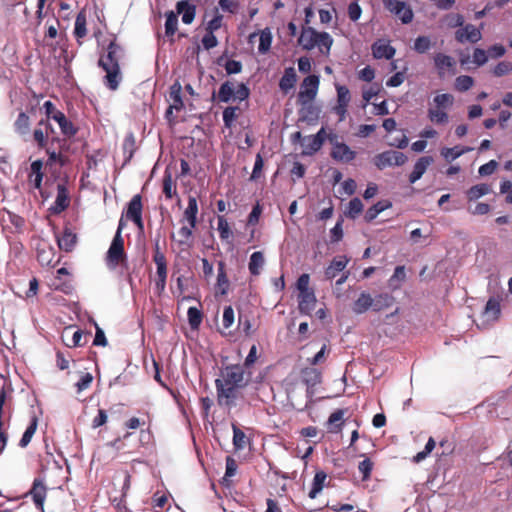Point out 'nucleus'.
I'll use <instances>...</instances> for the list:
<instances>
[{"label": "nucleus", "mask_w": 512, "mask_h": 512, "mask_svg": "<svg viewBox=\"0 0 512 512\" xmlns=\"http://www.w3.org/2000/svg\"><path fill=\"white\" fill-rule=\"evenodd\" d=\"M300 105L299 119L309 125L316 124L319 119L320 109L312 101Z\"/></svg>", "instance_id": "17"}, {"label": "nucleus", "mask_w": 512, "mask_h": 512, "mask_svg": "<svg viewBox=\"0 0 512 512\" xmlns=\"http://www.w3.org/2000/svg\"><path fill=\"white\" fill-rule=\"evenodd\" d=\"M178 26V18L177 14L173 11H169L166 13V22H165V34L167 37H173L175 32L177 31ZM173 38H171V42H173Z\"/></svg>", "instance_id": "42"}, {"label": "nucleus", "mask_w": 512, "mask_h": 512, "mask_svg": "<svg viewBox=\"0 0 512 512\" xmlns=\"http://www.w3.org/2000/svg\"><path fill=\"white\" fill-rule=\"evenodd\" d=\"M235 315L231 306H226L223 311L222 324L224 329H229L234 323Z\"/></svg>", "instance_id": "59"}, {"label": "nucleus", "mask_w": 512, "mask_h": 512, "mask_svg": "<svg viewBox=\"0 0 512 512\" xmlns=\"http://www.w3.org/2000/svg\"><path fill=\"white\" fill-rule=\"evenodd\" d=\"M319 82V76L317 75H309L303 80L297 96L298 104H305L314 100L318 92Z\"/></svg>", "instance_id": "11"}, {"label": "nucleus", "mask_w": 512, "mask_h": 512, "mask_svg": "<svg viewBox=\"0 0 512 512\" xmlns=\"http://www.w3.org/2000/svg\"><path fill=\"white\" fill-rule=\"evenodd\" d=\"M373 161L378 169L383 170L388 166H402L407 161V156L402 152L389 150L377 154Z\"/></svg>", "instance_id": "12"}, {"label": "nucleus", "mask_w": 512, "mask_h": 512, "mask_svg": "<svg viewBox=\"0 0 512 512\" xmlns=\"http://www.w3.org/2000/svg\"><path fill=\"white\" fill-rule=\"evenodd\" d=\"M298 44L307 51L318 47L321 53L328 55L333 44V38L327 32H318L308 26L302 28Z\"/></svg>", "instance_id": "3"}, {"label": "nucleus", "mask_w": 512, "mask_h": 512, "mask_svg": "<svg viewBox=\"0 0 512 512\" xmlns=\"http://www.w3.org/2000/svg\"><path fill=\"white\" fill-rule=\"evenodd\" d=\"M383 6L391 14L397 16L403 24H409L413 20V11L406 2L400 0H382Z\"/></svg>", "instance_id": "10"}, {"label": "nucleus", "mask_w": 512, "mask_h": 512, "mask_svg": "<svg viewBox=\"0 0 512 512\" xmlns=\"http://www.w3.org/2000/svg\"><path fill=\"white\" fill-rule=\"evenodd\" d=\"M272 43V35L268 29L263 30L260 34L258 51L262 54L269 51Z\"/></svg>", "instance_id": "51"}, {"label": "nucleus", "mask_w": 512, "mask_h": 512, "mask_svg": "<svg viewBox=\"0 0 512 512\" xmlns=\"http://www.w3.org/2000/svg\"><path fill=\"white\" fill-rule=\"evenodd\" d=\"M126 253L124 250V240L120 232H116L111 245L107 251L106 263L111 269H114L117 265L126 262Z\"/></svg>", "instance_id": "7"}, {"label": "nucleus", "mask_w": 512, "mask_h": 512, "mask_svg": "<svg viewBox=\"0 0 512 512\" xmlns=\"http://www.w3.org/2000/svg\"><path fill=\"white\" fill-rule=\"evenodd\" d=\"M455 39L462 44L465 42L477 43L482 39V33L480 28H476L472 24H466L455 32Z\"/></svg>", "instance_id": "14"}, {"label": "nucleus", "mask_w": 512, "mask_h": 512, "mask_svg": "<svg viewBox=\"0 0 512 512\" xmlns=\"http://www.w3.org/2000/svg\"><path fill=\"white\" fill-rule=\"evenodd\" d=\"M434 65L438 71L439 77H444L446 71L453 70L456 66V62L453 57L443 54L437 53L434 56Z\"/></svg>", "instance_id": "18"}, {"label": "nucleus", "mask_w": 512, "mask_h": 512, "mask_svg": "<svg viewBox=\"0 0 512 512\" xmlns=\"http://www.w3.org/2000/svg\"><path fill=\"white\" fill-rule=\"evenodd\" d=\"M217 392V402L220 406L231 408L236 405V399L241 388L234 386H224L220 380H215Z\"/></svg>", "instance_id": "13"}, {"label": "nucleus", "mask_w": 512, "mask_h": 512, "mask_svg": "<svg viewBox=\"0 0 512 512\" xmlns=\"http://www.w3.org/2000/svg\"><path fill=\"white\" fill-rule=\"evenodd\" d=\"M198 204L194 196H189L188 206L184 211V219L189 223L191 228H195L197 224Z\"/></svg>", "instance_id": "28"}, {"label": "nucleus", "mask_w": 512, "mask_h": 512, "mask_svg": "<svg viewBox=\"0 0 512 512\" xmlns=\"http://www.w3.org/2000/svg\"><path fill=\"white\" fill-rule=\"evenodd\" d=\"M362 210V201L359 198L355 197L350 200L345 214L347 217L355 219L362 212Z\"/></svg>", "instance_id": "46"}, {"label": "nucleus", "mask_w": 512, "mask_h": 512, "mask_svg": "<svg viewBox=\"0 0 512 512\" xmlns=\"http://www.w3.org/2000/svg\"><path fill=\"white\" fill-rule=\"evenodd\" d=\"M238 109L239 108L235 106H228L224 109L222 117L226 128H231L233 126V123L237 118L236 111Z\"/></svg>", "instance_id": "52"}, {"label": "nucleus", "mask_w": 512, "mask_h": 512, "mask_svg": "<svg viewBox=\"0 0 512 512\" xmlns=\"http://www.w3.org/2000/svg\"><path fill=\"white\" fill-rule=\"evenodd\" d=\"M46 494V487L41 480L35 479L33 486L30 490V495L33 498L34 503L37 507L42 508Z\"/></svg>", "instance_id": "29"}, {"label": "nucleus", "mask_w": 512, "mask_h": 512, "mask_svg": "<svg viewBox=\"0 0 512 512\" xmlns=\"http://www.w3.org/2000/svg\"><path fill=\"white\" fill-rule=\"evenodd\" d=\"M229 281L225 272V263H218L217 286L221 289V294L225 295L228 290Z\"/></svg>", "instance_id": "44"}, {"label": "nucleus", "mask_w": 512, "mask_h": 512, "mask_svg": "<svg viewBox=\"0 0 512 512\" xmlns=\"http://www.w3.org/2000/svg\"><path fill=\"white\" fill-rule=\"evenodd\" d=\"M32 243L36 250L37 260L42 266L54 267L59 263L61 254L56 253L49 241L41 237H33Z\"/></svg>", "instance_id": "5"}, {"label": "nucleus", "mask_w": 512, "mask_h": 512, "mask_svg": "<svg viewBox=\"0 0 512 512\" xmlns=\"http://www.w3.org/2000/svg\"><path fill=\"white\" fill-rule=\"evenodd\" d=\"M57 197L53 206L49 208V215L47 217L50 226L52 227L54 237L60 250H62V232L56 227L52 216L59 215L64 211V182L57 183Z\"/></svg>", "instance_id": "6"}, {"label": "nucleus", "mask_w": 512, "mask_h": 512, "mask_svg": "<svg viewBox=\"0 0 512 512\" xmlns=\"http://www.w3.org/2000/svg\"><path fill=\"white\" fill-rule=\"evenodd\" d=\"M432 46L428 36H418L414 41L413 49L420 54L426 53Z\"/></svg>", "instance_id": "48"}, {"label": "nucleus", "mask_w": 512, "mask_h": 512, "mask_svg": "<svg viewBox=\"0 0 512 512\" xmlns=\"http://www.w3.org/2000/svg\"><path fill=\"white\" fill-rule=\"evenodd\" d=\"M468 151H470V148H460L459 146H455L453 148L445 147L441 149V155L445 160L453 161Z\"/></svg>", "instance_id": "45"}, {"label": "nucleus", "mask_w": 512, "mask_h": 512, "mask_svg": "<svg viewBox=\"0 0 512 512\" xmlns=\"http://www.w3.org/2000/svg\"><path fill=\"white\" fill-rule=\"evenodd\" d=\"M244 369L240 365H228L222 371L220 380L224 386H234L244 388L247 385V380L244 377Z\"/></svg>", "instance_id": "8"}, {"label": "nucleus", "mask_w": 512, "mask_h": 512, "mask_svg": "<svg viewBox=\"0 0 512 512\" xmlns=\"http://www.w3.org/2000/svg\"><path fill=\"white\" fill-rule=\"evenodd\" d=\"M182 92V86L181 84L176 81L173 85L170 87L169 97L172 101L171 106L175 108V110L179 111L184 107V103L181 96Z\"/></svg>", "instance_id": "35"}, {"label": "nucleus", "mask_w": 512, "mask_h": 512, "mask_svg": "<svg viewBox=\"0 0 512 512\" xmlns=\"http://www.w3.org/2000/svg\"><path fill=\"white\" fill-rule=\"evenodd\" d=\"M326 479H327V474L324 471L319 470L315 473V476H314V479L312 482V487L308 494V496L311 499H315L318 496V494L322 491L323 487L325 486Z\"/></svg>", "instance_id": "32"}, {"label": "nucleus", "mask_w": 512, "mask_h": 512, "mask_svg": "<svg viewBox=\"0 0 512 512\" xmlns=\"http://www.w3.org/2000/svg\"><path fill=\"white\" fill-rule=\"evenodd\" d=\"M488 61L487 51L481 48H475L473 51V62L477 66H483Z\"/></svg>", "instance_id": "60"}, {"label": "nucleus", "mask_w": 512, "mask_h": 512, "mask_svg": "<svg viewBox=\"0 0 512 512\" xmlns=\"http://www.w3.org/2000/svg\"><path fill=\"white\" fill-rule=\"evenodd\" d=\"M245 433L236 425H233V445L236 449H243L245 446Z\"/></svg>", "instance_id": "57"}, {"label": "nucleus", "mask_w": 512, "mask_h": 512, "mask_svg": "<svg viewBox=\"0 0 512 512\" xmlns=\"http://www.w3.org/2000/svg\"><path fill=\"white\" fill-rule=\"evenodd\" d=\"M93 380V376L86 372L80 376V379L75 383V386L77 388V392H81L85 389H87Z\"/></svg>", "instance_id": "62"}, {"label": "nucleus", "mask_w": 512, "mask_h": 512, "mask_svg": "<svg viewBox=\"0 0 512 512\" xmlns=\"http://www.w3.org/2000/svg\"><path fill=\"white\" fill-rule=\"evenodd\" d=\"M237 462L234 458H232L231 456H228L226 458V471H225V475L222 479V483L225 484V485H229L228 482H229V478L233 477L235 474H236V471H237Z\"/></svg>", "instance_id": "50"}, {"label": "nucleus", "mask_w": 512, "mask_h": 512, "mask_svg": "<svg viewBox=\"0 0 512 512\" xmlns=\"http://www.w3.org/2000/svg\"><path fill=\"white\" fill-rule=\"evenodd\" d=\"M474 85V79L468 75L458 76L455 80V89L460 92L469 90Z\"/></svg>", "instance_id": "49"}, {"label": "nucleus", "mask_w": 512, "mask_h": 512, "mask_svg": "<svg viewBox=\"0 0 512 512\" xmlns=\"http://www.w3.org/2000/svg\"><path fill=\"white\" fill-rule=\"evenodd\" d=\"M33 137L39 147L47 146V166L49 169H52L56 164H59L60 167L64 165V143L48 121L41 120L39 122L38 127L33 132Z\"/></svg>", "instance_id": "1"}, {"label": "nucleus", "mask_w": 512, "mask_h": 512, "mask_svg": "<svg viewBox=\"0 0 512 512\" xmlns=\"http://www.w3.org/2000/svg\"><path fill=\"white\" fill-rule=\"evenodd\" d=\"M350 102V92L346 86H337V104L347 105Z\"/></svg>", "instance_id": "61"}, {"label": "nucleus", "mask_w": 512, "mask_h": 512, "mask_svg": "<svg viewBox=\"0 0 512 512\" xmlns=\"http://www.w3.org/2000/svg\"><path fill=\"white\" fill-rule=\"evenodd\" d=\"M490 192V186L488 184H478L472 186L467 191V198L469 201L477 200L478 198L488 194Z\"/></svg>", "instance_id": "43"}, {"label": "nucleus", "mask_w": 512, "mask_h": 512, "mask_svg": "<svg viewBox=\"0 0 512 512\" xmlns=\"http://www.w3.org/2000/svg\"><path fill=\"white\" fill-rule=\"evenodd\" d=\"M316 301L314 291L299 293L298 309L300 313L310 315V313L315 309Z\"/></svg>", "instance_id": "20"}, {"label": "nucleus", "mask_w": 512, "mask_h": 512, "mask_svg": "<svg viewBox=\"0 0 512 512\" xmlns=\"http://www.w3.org/2000/svg\"><path fill=\"white\" fill-rule=\"evenodd\" d=\"M297 82V74L293 67H288L284 70V74L279 81V88L283 93H288L294 88Z\"/></svg>", "instance_id": "24"}, {"label": "nucleus", "mask_w": 512, "mask_h": 512, "mask_svg": "<svg viewBox=\"0 0 512 512\" xmlns=\"http://www.w3.org/2000/svg\"><path fill=\"white\" fill-rule=\"evenodd\" d=\"M63 462L64 456L62 455V452L58 451L55 455L54 453L47 451L41 460L44 478H51L55 475H59L62 470Z\"/></svg>", "instance_id": "9"}, {"label": "nucleus", "mask_w": 512, "mask_h": 512, "mask_svg": "<svg viewBox=\"0 0 512 512\" xmlns=\"http://www.w3.org/2000/svg\"><path fill=\"white\" fill-rule=\"evenodd\" d=\"M177 14H182V22L191 24L195 18L196 7L187 0L178 1L176 4Z\"/></svg>", "instance_id": "23"}, {"label": "nucleus", "mask_w": 512, "mask_h": 512, "mask_svg": "<svg viewBox=\"0 0 512 512\" xmlns=\"http://www.w3.org/2000/svg\"><path fill=\"white\" fill-rule=\"evenodd\" d=\"M372 468H373V463L368 458L364 459L363 461H361L359 463L358 469L363 475V480H368L370 478Z\"/></svg>", "instance_id": "64"}, {"label": "nucleus", "mask_w": 512, "mask_h": 512, "mask_svg": "<svg viewBox=\"0 0 512 512\" xmlns=\"http://www.w3.org/2000/svg\"><path fill=\"white\" fill-rule=\"evenodd\" d=\"M454 103V96L449 93L438 94L433 98L434 108L446 110L452 107Z\"/></svg>", "instance_id": "39"}, {"label": "nucleus", "mask_w": 512, "mask_h": 512, "mask_svg": "<svg viewBox=\"0 0 512 512\" xmlns=\"http://www.w3.org/2000/svg\"><path fill=\"white\" fill-rule=\"evenodd\" d=\"M346 413V410L344 409H337L334 411L328 418V424L330 427V432L332 433H338L341 431L342 426L344 424V415Z\"/></svg>", "instance_id": "34"}, {"label": "nucleus", "mask_w": 512, "mask_h": 512, "mask_svg": "<svg viewBox=\"0 0 512 512\" xmlns=\"http://www.w3.org/2000/svg\"><path fill=\"white\" fill-rule=\"evenodd\" d=\"M372 296L367 292H361L359 297L354 301L352 310L355 314H363L372 308Z\"/></svg>", "instance_id": "26"}, {"label": "nucleus", "mask_w": 512, "mask_h": 512, "mask_svg": "<svg viewBox=\"0 0 512 512\" xmlns=\"http://www.w3.org/2000/svg\"><path fill=\"white\" fill-rule=\"evenodd\" d=\"M14 129H15L16 133H18L20 136L24 137L25 139L27 138V136H29L30 119L26 113L20 112L18 114V117L14 122Z\"/></svg>", "instance_id": "30"}, {"label": "nucleus", "mask_w": 512, "mask_h": 512, "mask_svg": "<svg viewBox=\"0 0 512 512\" xmlns=\"http://www.w3.org/2000/svg\"><path fill=\"white\" fill-rule=\"evenodd\" d=\"M429 120L437 125H443L448 123L449 116L445 110L429 108L427 112Z\"/></svg>", "instance_id": "41"}, {"label": "nucleus", "mask_w": 512, "mask_h": 512, "mask_svg": "<svg viewBox=\"0 0 512 512\" xmlns=\"http://www.w3.org/2000/svg\"><path fill=\"white\" fill-rule=\"evenodd\" d=\"M330 155L338 162L349 163L355 159L356 152L351 150L347 144L343 143L342 145H337L335 150H331Z\"/></svg>", "instance_id": "22"}, {"label": "nucleus", "mask_w": 512, "mask_h": 512, "mask_svg": "<svg viewBox=\"0 0 512 512\" xmlns=\"http://www.w3.org/2000/svg\"><path fill=\"white\" fill-rule=\"evenodd\" d=\"M238 326L242 329L243 333L246 336H249L252 334V324L247 315L239 314L238 318Z\"/></svg>", "instance_id": "63"}, {"label": "nucleus", "mask_w": 512, "mask_h": 512, "mask_svg": "<svg viewBox=\"0 0 512 512\" xmlns=\"http://www.w3.org/2000/svg\"><path fill=\"white\" fill-rule=\"evenodd\" d=\"M391 207V203L388 201H379L371 206L365 213V220L367 222L373 221L381 212Z\"/></svg>", "instance_id": "40"}, {"label": "nucleus", "mask_w": 512, "mask_h": 512, "mask_svg": "<svg viewBox=\"0 0 512 512\" xmlns=\"http://www.w3.org/2000/svg\"><path fill=\"white\" fill-rule=\"evenodd\" d=\"M265 264L264 255L261 251H256L251 254L248 264L249 271L252 275L257 276L260 274L261 269Z\"/></svg>", "instance_id": "33"}, {"label": "nucleus", "mask_w": 512, "mask_h": 512, "mask_svg": "<svg viewBox=\"0 0 512 512\" xmlns=\"http://www.w3.org/2000/svg\"><path fill=\"white\" fill-rule=\"evenodd\" d=\"M74 34L78 39L86 35V18L82 13L76 17Z\"/></svg>", "instance_id": "55"}, {"label": "nucleus", "mask_w": 512, "mask_h": 512, "mask_svg": "<svg viewBox=\"0 0 512 512\" xmlns=\"http://www.w3.org/2000/svg\"><path fill=\"white\" fill-rule=\"evenodd\" d=\"M433 162L434 159L432 156H423L419 158L414 165L413 171L409 175V182L413 184L418 181Z\"/></svg>", "instance_id": "21"}, {"label": "nucleus", "mask_w": 512, "mask_h": 512, "mask_svg": "<svg viewBox=\"0 0 512 512\" xmlns=\"http://www.w3.org/2000/svg\"><path fill=\"white\" fill-rule=\"evenodd\" d=\"M122 56V47L115 41H111L108 44L106 53L102 54L98 60L99 67H101L106 72V75L103 78V83L112 91L118 89V86L122 80L119 66V61Z\"/></svg>", "instance_id": "2"}, {"label": "nucleus", "mask_w": 512, "mask_h": 512, "mask_svg": "<svg viewBox=\"0 0 512 512\" xmlns=\"http://www.w3.org/2000/svg\"><path fill=\"white\" fill-rule=\"evenodd\" d=\"M188 322L191 329H198L202 322V313L196 307H190L187 311Z\"/></svg>", "instance_id": "47"}, {"label": "nucleus", "mask_w": 512, "mask_h": 512, "mask_svg": "<svg viewBox=\"0 0 512 512\" xmlns=\"http://www.w3.org/2000/svg\"><path fill=\"white\" fill-rule=\"evenodd\" d=\"M348 262L349 258H347L345 255L334 257L329 266L325 269V279H334L340 272H343L345 270Z\"/></svg>", "instance_id": "16"}, {"label": "nucleus", "mask_w": 512, "mask_h": 512, "mask_svg": "<svg viewBox=\"0 0 512 512\" xmlns=\"http://www.w3.org/2000/svg\"><path fill=\"white\" fill-rule=\"evenodd\" d=\"M393 297L388 293H382L376 295L374 298L372 297V309L374 311H381L386 308H389L393 304Z\"/></svg>", "instance_id": "37"}, {"label": "nucleus", "mask_w": 512, "mask_h": 512, "mask_svg": "<svg viewBox=\"0 0 512 512\" xmlns=\"http://www.w3.org/2000/svg\"><path fill=\"white\" fill-rule=\"evenodd\" d=\"M444 21L449 28H457L464 25V17L459 13L447 14Z\"/></svg>", "instance_id": "54"}, {"label": "nucleus", "mask_w": 512, "mask_h": 512, "mask_svg": "<svg viewBox=\"0 0 512 512\" xmlns=\"http://www.w3.org/2000/svg\"><path fill=\"white\" fill-rule=\"evenodd\" d=\"M301 146L303 147L304 155H312L319 151L322 147L321 140L315 139L313 135L304 137Z\"/></svg>", "instance_id": "36"}, {"label": "nucleus", "mask_w": 512, "mask_h": 512, "mask_svg": "<svg viewBox=\"0 0 512 512\" xmlns=\"http://www.w3.org/2000/svg\"><path fill=\"white\" fill-rule=\"evenodd\" d=\"M43 108L45 109L47 121L49 119L55 120L59 126L60 132L64 133V113L57 110L55 105L51 101H46L43 104Z\"/></svg>", "instance_id": "25"}, {"label": "nucleus", "mask_w": 512, "mask_h": 512, "mask_svg": "<svg viewBox=\"0 0 512 512\" xmlns=\"http://www.w3.org/2000/svg\"><path fill=\"white\" fill-rule=\"evenodd\" d=\"M37 426H38V420L36 417H33L19 441V446L21 448H25L29 445L34 434L36 433Z\"/></svg>", "instance_id": "38"}, {"label": "nucleus", "mask_w": 512, "mask_h": 512, "mask_svg": "<svg viewBox=\"0 0 512 512\" xmlns=\"http://www.w3.org/2000/svg\"><path fill=\"white\" fill-rule=\"evenodd\" d=\"M218 231L222 240L229 239L232 235L229 224L224 216H218Z\"/></svg>", "instance_id": "56"}, {"label": "nucleus", "mask_w": 512, "mask_h": 512, "mask_svg": "<svg viewBox=\"0 0 512 512\" xmlns=\"http://www.w3.org/2000/svg\"><path fill=\"white\" fill-rule=\"evenodd\" d=\"M500 313L501 309L499 301L495 298H490L485 305L483 316L487 321H495L498 319Z\"/></svg>", "instance_id": "31"}, {"label": "nucleus", "mask_w": 512, "mask_h": 512, "mask_svg": "<svg viewBox=\"0 0 512 512\" xmlns=\"http://www.w3.org/2000/svg\"><path fill=\"white\" fill-rule=\"evenodd\" d=\"M250 89L244 83H240L235 88V83L233 81H225L221 84L219 91L216 95L215 92L212 93V101L216 98L219 102L229 103L231 100L238 99L239 101H243L249 98Z\"/></svg>", "instance_id": "4"}, {"label": "nucleus", "mask_w": 512, "mask_h": 512, "mask_svg": "<svg viewBox=\"0 0 512 512\" xmlns=\"http://www.w3.org/2000/svg\"><path fill=\"white\" fill-rule=\"evenodd\" d=\"M301 377L303 383L307 386V396L312 398L314 394L313 388L321 382V372L316 368L307 367L301 371Z\"/></svg>", "instance_id": "15"}, {"label": "nucleus", "mask_w": 512, "mask_h": 512, "mask_svg": "<svg viewBox=\"0 0 512 512\" xmlns=\"http://www.w3.org/2000/svg\"><path fill=\"white\" fill-rule=\"evenodd\" d=\"M512 71V63L509 61L499 62L493 69V74L496 77H502Z\"/></svg>", "instance_id": "58"}, {"label": "nucleus", "mask_w": 512, "mask_h": 512, "mask_svg": "<svg viewBox=\"0 0 512 512\" xmlns=\"http://www.w3.org/2000/svg\"><path fill=\"white\" fill-rule=\"evenodd\" d=\"M142 197L140 194L134 195L127 205L126 218L131 220L142 216Z\"/></svg>", "instance_id": "27"}, {"label": "nucleus", "mask_w": 512, "mask_h": 512, "mask_svg": "<svg viewBox=\"0 0 512 512\" xmlns=\"http://www.w3.org/2000/svg\"><path fill=\"white\" fill-rule=\"evenodd\" d=\"M163 193L168 199H172L173 196L177 194L172 176L169 173H165L163 178Z\"/></svg>", "instance_id": "53"}, {"label": "nucleus", "mask_w": 512, "mask_h": 512, "mask_svg": "<svg viewBox=\"0 0 512 512\" xmlns=\"http://www.w3.org/2000/svg\"><path fill=\"white\" fill-rule=\"evenodd\" d=\"M396 53L394 47H392L385 40H377L372 45V54L376 59H392Z\"/></svg>", "instance_id": "19"}]
</instances>
